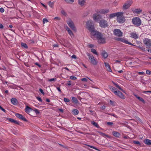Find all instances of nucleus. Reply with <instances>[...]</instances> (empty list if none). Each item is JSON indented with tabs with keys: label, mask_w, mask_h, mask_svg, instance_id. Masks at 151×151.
Returning <instances> with one entry per match:
<instances>
[{
	"label": "nucleus",
	"mask_w": 151,
	"mask_h": 151,
	"mask_svg": "<svg viewBox=\"0 0 151 151\" xmlns=\"http://www.w3.org/2000/svg\"><path fill=\"white\" fill-rule=\"evenodd\" d=\"M124 13L122 12H118L116 17L117 21L120 23H124L125 21V19L123 16Z\"/></svg>",
	"instance_id": "2"
},
{
	"label": "nucleus",
	"mask_w": 151,
	"mask_h": 151,
	"mask_svg": "<svg viewBox=\"0 0 151 151\" xmlns=\"http://www.w3.org/2000/svg\"><path fill=\"white\" fill-rule=\"evenodd\" d=\"M35 64L36 65H37V66H38L39 67H41L40 65L39 64L37 63H35Z\"/></svg>",
	"instance_id": "64"
},
{
	"label": "nucleus",
	"mask_w": 151,
	"mask_h": 151,
	"mask_svg": "<svg viewBox=\"0 0 151 151\" xmlns=\"http://www.w3.org/2000/svg\"><path fill=\"white\" fill-rule=\"evenodd\" d=\"M98 133H99L100 135H101L103 137H105V136L108 137V136L107 135H106L104 133H102V132H98Z\"/></svg>",
	"instance_id": "36"
},
{
	"label": "nucleus",
	"mask_w": 151,
	"mask_h": 151,
	"mask_svg": "<svg viewBox=\"0 0 151 151\" xmlns=\"http://www.w3.org/2000/svg\"><path fill=\"white\" fill-rule=\"evenodd\" d=\"M11 102L14 105H17L18 103L17 99L15 98H13L11 99Z\"/></svg>",
	"instance_id": "17"
},
{
	"label": "nucleus",
	"mask_w": 151,
	"mask_h": 151,
	"mask_svg": "<svg viewBox=\"0 0 151 151\" xmlns=\"http://www.w3.org/2000/svg\"><path fill=\"white\" fill-rule=\"evenodd\" d=\"M113 134L114 136L117 137H119L120 135V134L119 132L116 131H114L113 132Z\"/></svg>",
	"instance_id": "26"
},
{
	"label": "nucleus",
	"mask_w": 151,
	"mask_h": 151,
	"mask_svg": "<svg viewBox=\"0 0 151 151\" xmlns=\"http://www.w3.org/2000/svg\"><path fill=\"white\" fill-rule=\"evenodd\" d=\"M142 10L140 9H135L134 12L137 14H139L141 12Z\"/></svg>",
	"instance_id": "33"
},
{
	"label": "nucleus",
	"mask_w": 151,
	"mask_h": 151,
	"mask_svg": "<svg viewBox=\"0 0 151 151\" xmlns=\"http://www.w3.org/2000/svg\"><path fill=\"white\" fill-rule=\"evenodd\" d=\"M101 55L105 59L106 58L108 57V55L106 52L105 51H103L101 53Z\"/></svg>",
	"instance_id": "22"
},
{
	"label": "nucleus",
	"mask_w": 151,
	"mask_h": 151,
	"mask_svg": "<svg viewBox=\"0 0 151 151\" xmlns=\"http://www.w3.org/2000/svg\"><path fill=\"white\" fill-rule=\"evenodd\" d=\"M37 99L39 101H41V102H42V99H41L40 98V97H37Z\"/></svg>",
	"instance_id": "53"
},
{
	"label": "nucleus",
	"mask_w": 151,
	"mask_h": 151,
	"mask_svg": "<svg viewBox=\"0 0 151 151\" xmlns=\"http://www.w3.org/2000/svg\"><path fill=\"white\" fill-rule=\"evenodd\" d=\"M132 3V0H128L126 1L123 6V9L124 10L128 9Z\"/></svg>",
	"instance_id": "6"
},
{
	"label": "nucleus",
	"mask_w": 151,
	"mask_h": 151,
	"mask_svg": "<svg viewBox=\"0 0 151 151\" xmlns=\"http://www.w3.org/2000/svg\"><path fill=\"white\" fill-rule=\"evenodd\" d=\"M54 19L56 20H60V18L58 17H56L54 18Z\"/></svg>",
	"instance_id": "46"
},
{
	"label": "nucleus",
	"mask_w": 151,
	"mask_h": 151,
	"mask_svg": "<svg viewBox=\"0 0 151 151\" xmlns=\"http://www.w3.org/2000/svg\"><path fill=\"white\" fill-rule=\"evenodd\" d=\"M110 88L115 94H116V93H117V91L116 89L115 88L112 86H111Z\"/></svg>",
	"instance_id": "25"
},
{
	"label": "nucleus",
	"mask_w": 151,
	"mask_h": 151,
	"mask_svg": "<svg viewBox=\"0 0 151 151\" xmlns=\"http://www.w3.org/2000/svg\"><path fill=\"white\" fill-rule=\"evenodd\" d=\"M43 24H44L45 23L47 22L48 21L46 19L44 18L43 20Z\"/></svg>",
	"instance_id": "43"
},
{
	"label": "nucleus",
	"mask_w": 151,
	"mask_h": 151,
	"mask_svg": "<svg viewBox=\"0 0 151 151\" xmlns=\"http://www.w3.org/2000/svg\"><path fill=\"white\" fill-rule=\"evenodd\" d=\"M72 100L73 102L75 104H77L78 103V100L75 97H72Z\"/></svg>",
	"instance_id": "27"
},
{
	"label": "nucleus",
	"mask_w": 151,
	"mask_h": 151,
	"mask_svg": "<svg viewBox=\"0 0 151 151\" xmlns=\"http://www.w3.org/2000/svg\"><path fill=\"white\" fill-rule=\"evenodd\" d=\"M66 30L68 31V34L70 35L71 37H74V35L72 31L67 26H66Z\"/></svg>",
	"instance_id": "16"
},
{
	"label": "nucleus",
	"mask_w": 151,
	"mask_h": 151,
	"mask_svg": "<svg viewBox=\"0 0 151 151\" xmlns=\"http://www.w3.org/2000/svg\"><path fill=\"white\" fill-rule=\"evenodd\" d=\"M137 99L139 100V101H141L143 102H144V100L141 97H138L137 98Z\"/></svg>",
	"instance_id": "44"
},
{
	"label": "nucleus",
	"mask_w": 151,
	"mask_h": 151,
	"mask_svg": "<svg viewBox=\"0 0 151 151\" xmlns=\"http://www.w3.org/2000/svg\"><path fill=\"white\" fill-rule=\"evenodd\" d=\"M109 9H101L98 10L96 11V12L98 13H100L101 14H105L109 13Z\"/></svg>",
	"instance_id": "9"
},
{
	"label": "nucleus",
	"mask_w": 151,
	"mask_h": 151,
	"mask_svg": "<svg viewBox=\"0 0 151 151\" xmlns=\"http://www.w3.org/2000/svg\"><path fill=\"white\" fill-rule=\"evenodd\" d=\"M125 40V39H123V38H119V41H121L123 42H124V41Z\"/></svg>",
	"instance_id": "51"
},
{
	"label": "nucleus",
	"mask_w": 151,
	"mask_h": 151,
	"mask_svg": "<svg viewBox=\"0 0 151 151\" xmlns=\"http://www.w3.org/2000/svg\"><path fill=\"white\" fill-rule=\"evenodd\" d=\"M64 101L65 102H68L70 101L67 98H65L64 99Z\"/></svg>",
	"instance_id": "45"
},
{
	"label": "nucleus",
	"mask_w": 151,
	"mask_h": 151,
	"mask_svg": "<svg viewBox=\"0 0 151 151\" xmlns=\"http://www.w3.org/2000/svg\"><path fill=\"white\" fill-rule=\"evenodd\" d=\"M99 23L100 26L102 27H106L108 26L107 22L104 19H102L100 20Z\"/></svg>",
	"instance_id": "7"
},
{
	"label": "nucleus",
	"mask_w": 151,
	"mask_h": 151,
	"mask_svg": "<svg viewBox=\"0 0 151 151\" xmlns=\"http://www.w3.org/2000/svg\"><path fill=\"white\" fill-rule=\"evenodd\" d=\"M124 43L129 45H133L131 43L129 42L128 41L125 40L124 41Z\"/></svg>",
	"instance_id": "37"
},
{
	"label": "nucleus",
	"mask_w": 151,
	"mask_h": 151,
	"mask_svg": "<svg viewBox=\"0 0 151 151\" xmlns=\"http://www.w3.org/2000/svg\"><path fill=\"white\" fill-rule=\"evenodd\" d=\"M56 78H51V79H49L48 80V81H56Z\"/></svg>",
	"instance_id": "48"
},
{
	"label": "nucleus",
	"mask_w": 151,
	"mask_h": 151,
	"mask_svg": "<svg viewBox=\"0 0 151 151\" xmlns=\"http://www.w3.org/2000/svg\"><path fill=\"white\" fill-rule=\"evenodd\" d=\"M63 44L64 46L66 47H68L69 45V43L67 40H65Z\"/></svg>",
	"instance_id": "28"
},
{
	"label": "nucleus",
	"mask_w": 151,
	"mask_h": 151,
	"mask_svg": "<svg viewBox=\"0 0 151 151\" xmlns=\"http://www.w3.org/2000/svg\"><path fill=\"white\" fill-rule=\"evenodd\" d=\"M81 81H84L85 82H88V83H90L88 82V79L86 78H83L81 79Z\"/></svg>",
	"instance_id": "39"
},
{
	"label": "nucleus",
	"mask_w": 151,
	"mask_h": 151,
	"mask_svg": "<svg viewBox=\"0 0 151 151\" xmlns=\"http://www.w3.org/2000/svg\"><path fill=\"white\" fill-rule=\"evenodd\" d=\"M125 40V39H123V38H119V41H121L123 42H124V41Z\"/></svg>",
	"instance_id": "50"
},
{
	"label": "nucleus",
	"mask_w": 151,
	"mask_h": 151,
	"mask_svg": "<svg viewBox=\"0 0 151 151\" xmlns=\"http://www.w3.org/2000/svg\"><path fill=\"white\" fill-rule=\"evenodd\" d=\"M132 24L136 26H139L141 24V21L140 19L138 17H135L132 18Z\"/></svg>",
	"instance_id": "5"
},
{
	"label": "nucleus",
	"mask_w": 151,
	"mask_h": 151,
	"mask_svg": "<svg viewBox=\"0 0 151 151\" xmlns=\"http://www.w3.org/2000/svg\"><path fill=\"white\" fill-rule=\"evenodd\" d=\"M86 0H78V4L82 6L84 4Z\"/></svg>",
	"instance_id": "24"
},
{
	"label": "nucleus",
	"mask_w": 151,
	"mask_h": 151,
	"mask_svg": "<svg viewBox=\"0 0 151 151\" xmlns=\"http://www.w3.org/2000/svg\"><path fill=\"white\" fill-rule=\"evenodd\" d=\"M109 114L110 115L112 116H114V117H117L116 116V115L114 114Z\"/></svg>",
	"instance_id": "60"
},
{
	"label": "nucleus",
	"mask_w": 151,
	"mask_h": 151,
	"mask_svg": "<svg viewBox=\"0 0 151 151\" xmlns=\"http://www.w3.org/2000/svg\"><path fill=\"white\" fill-rule=\"evenodd\" d=\"M91 124H93L94 126H95L97 128L99 127V126L98 125V124L96 122H93V121L92 122H91Z\"/></svg>",
	"instance_id": "32"
},
{
	"label": "nucleus",
	"mask_w": 151,
	"mask_h": 151,
	"mask_svg": "<svg viewBox=\"0 0 151 151\" xmlns=\"http://www.w3.org/2000/svg\"><path fill=\"white\" fill-rule=\"evenodd\" d=\"M116 94H115V95H117L118 96L119 98L122 99H124L125 97L124 95L120 91H117V93Z\"/></svg>",
	"instance_id": "14"
},
{
	"label": "nucleus",
	"mask_w": 151,
	"mask_h": 151,
	"mask_svg": "<svg viewBox=\"0 0 151 151\" xmlns=\"http://www.w3.org/2000/svg\"><path fill=\"white\" fill-rule=\"evenodd\" d=\"M34 111L37 114H39V113L38 110L37 109H35L34 110Z\"/></svg>",
	"instance_id": "55"
},
{
	"label": "nucleus",
	"mask_w": 151,
	"mask_h": 151,
	"mask_svg": "<svg viewBox=\"0 0 151 151\" xmlns=\"http://www.w3.org/2000/svg\"><path fill=\"white\" fill-rule=\"evenodd\" d=\"M146 73L147 74L150 75L151 74V72L149 70H147L146 71Z\"/></svg>",
	"instance_id": "47"
},
{
	"label": "nucleus",
	"mask_w": 151,
	"mask_h": 151,
	"mask_svg": "<svg viewBox=\"0 0 151 151\" xmlns=\"http://www.w3.org/2000/svg\"><path fill=\"white\" fill-rule=\"evenodd\" d=\"M32 110V109L28 106H26L25 108V111L27 114L29 113Z\"/></svg>",
	"instance_id": "23"
},
{
	"label": "nucleus",
	"mask_w": 151,
	"mask_h": 151,
	"mask_svg": "<svg viewBox=\"0 0 151 151\" xmlns=\"http://www.w3.org/2000/svg\"><path fill=\"white\" fill-rule=\"evenodd\" d=\"M87 145L91 148H92L94 149H95V150H99L98 149H97L96 147H94V146H92L91 145Z\"/></svg>",
	"instance_id": "38"
},
{
	"label": "nucleus",
	"mask_w": 151,
	"mask_h": 151,
	"mask_svg": "<svg viewBox=\"0 0 151 151\" xmlns=\"http://www.w3.org/2000/svg\"><path fill=\"white\" fill-rule=\"evenodd\" d=\"M114 32L115 35L119 37H121L122 35V33L120 29H114Z\"/></svg>",
	"instance_id": "11"
},
{
	"label": "nucleus",
	"mask_w": 151,
	"mask_h": 151,
	"mask_svg": "<svg viewBox=\"0 0 151 151\" xmlns=\"http://www.w3.org/2000/svg\"><path fill=\"white\" fill-rule=\"evenodd\" d=\"M114 84L115 86L116 87L118 88L119 90H120L122 91H123L122 89V88L118 84H116L114 83Z\"/></svg>",
	"instance_id": "35"
},
{
	"label": "nucleus",
	"mask_w": 151,
	"mask_h": 151,
	"mask_svg": "<svg viewBox=\"0 0 151 151\" xmlns=\"http://www.w3.org/2000/svg\"><path fill=\"white\" fill-rule=\"evenodd\" d=\"M10 122H13L15 124H18V122L15 120L10 118Z\"/></svg>",
	"instance_id": "34"
},
{
	"label": "nucleus",
	"mask_w": 151,
	"mask_h": 151,
	"mask_svg": "<svg viewBox=\"0 0 151 151\" xmlns=\"http://www.w3.org/2000/svg\"><path fill=\"white\" fill-rule=\"evenodd\" d=\"M88 46L89 47L92 48L93 47V44H90L88 45Z\"/></svg>",
	"instance_id": "59"
},
{
	"label": "nucleus",
	"mask_w": 151,
	"mask_h": 151,
	"mask_svg": "<svg viewBox=\"0 0 151 151\" xmlns=\"http://www.w3.org/2000/svg\"><path fill=\"white\" fill-rule=\"evenodd\" d=\"M86 28L90 32L91 36L93 40L97 39L99 44L105 43L106 40L101 34L96 30L94 28L93 22L92 20L87 21L86 23Z\"/></svg>",
	"instance_id": "1"
},
{
	"label": "nucleus",
	"mask_w": 151,
	"mask_h": 151,
	"mask_svg": "<svg viewBox=\"0 0 151 151\" xmlns=\"http://www.w3.org/2000/svg\"><path fill=\"white\" fill-rule=\"evenodd\" d=\"M21 45L22 47L25 48H28L27 45L26 43L22 42L21 43Z\"/></svg>",
	"instance_id": "29"
},
{
	"label": "nucleus",
	"mask_w": 151,
	"mask_h": 151,
	"mask_svg": "<svg viewBox=\"0 0 151 151\" xmlns=\"http://www.w3.org/2000/svg\"><path fill=\"white\" fill-rule=\"evenodd\" d=\"M99 16L100 15L97 13L94 14L93 15V19L96 22L98 21L99 19Z\"/></svg>",
	"instance_id": "15"
},
{
	"label": "nucleus",
	"mask_w": 151,
	"mask_h": 151,
	"mask_svg": "<svg viewBox=\"0 0 151 151\" xmlns=\"http://www.w3.org/2000/svg\"><path fill=\"white\" fill-rule=\"evenodd\" d=\"M104 63L105 64V67L107 69V70L110 72H111L112 70L111 68L110 67L109 65V64L105 62Z\"/></svg>",
	"instance_id": "18"
},
{
	"label": "nucleus",
	"mask_w": 151,
	"mask_h": 151,
	"mask_svg": "<svg viewBox=\"0 0 151 151\" xmlns=\"http://www.w3.org/2000/svg\"><path fill=\"white\" fill-rule=\"evenodd\" d=\"M15 115L17 117L20 119L23 120L24 121H27V120L22 115L18 113H17Z\"/></svg>",
	"instance_id": "12"
},
{
	"label": "nucleus",
	"mask_w": 151,
	"mask_h": 151,
	"mask_svg": "<svg viewBox=\"0 0 151 151\" xmlns=\"http://www.w3.org/2000/svg\"><path fill=\"white\" fill-rule=\"evenodd\" d=\"M70 79L73 80H75L77 79V78L74 76H71L70 77Z\"/></svg>",
	"instance_id": "41"
},
{
	"label": "nucleus",
	"mask_w": 151,
	"mask_h": 151,
	"mask_svg": "<svg viewBox=\"0 0 151 151\" xmlns=\"http://www.w3.org/2000/svg\"><path fill=\"white\" fill-rule=\"evenodd\" d=\"M91 51L94 54H95L96 55H98L97 52L96 50L95 49L93 48L91 49Z\"/></svg>",
	"instance_id": "31"
},
{
	"label": "nucleus",
	"mask_w": 151,
	"mask_h": 151,
	"mask_svg": "<svg viewBox=\"0 0 151 151\" xmlns=\"http://www.w3.org/2000/svg\"><path fill=\"white\" fill-rule=\"evenodd\" d=\"M66 22L69 27L73 31H76V29L72 20L70 18H68Z\"/></svg>",
	"instance_id": "3"
},
{
	"label": "nucleus",
	"mask_w": 151,
	"mask_h": 151,
	"mask_svg": "<svg viewBox=\"0 0 151 151\" xmlns=\"http://www.w3.org/2000/svg\"><path fill=\"white\" fill-rule=\"evenodd\" d=\"M72 112L73 114L74 115H77L79 113V111L77 109H73L72 111Z\"/></svg>",
	"instance_id": "21"
},
{
	"label": "nucleus",
	"mask_w": 151,
	"mask_h": 151,
	"mask_svg": "<svg viewBox=\"0 0 151 151\" xmlns=\"http://www.w3.org/2000/svg\"><path fill=\"white\" fill-rule=\"evenodd\" d=\"M65 1L68 3H70L71 2H74V0H65Z\"/></svg>",
	"instance_id": "40"
},
{
	"label": "nucleus",
	"mask_w": 151,
	"mask_h": 151,
	"mask_svg": "<svg viewBox=\"0 0 151 151\" xmlns=\"http://www.w3.org/2000/svg\"><path fill=\"white\" fill-rule=\"evenodd\" d=\"M5 38L6 40V42L9 45V40L6 38V37H5Z\"/></svg>",
	"instance_id": "62"
},
{
	"label": "nucleus",
	"mask_w": 151,
	"mask_h": 151,
	"mask_svg": "<svg viewBox=\"0 0 151 151\" xmlns=\"http://www.w3.org/2000/svg\"><path fill=\"white\" fill-rule=\"evenodd\" d=\"M87 55L91 64L93 65H97L98 62L93 55H91L88 53H87Z\"/></svg>",
	"instance_id": "4"
},
{
	"label": "nucleus",
	"mask_w": 151,
	"mask_h": 151,
	"mask_svg": "<svg viewBox=\"0 0 151 151\" xmlns=\"http://www.w3.org/2000/svg\"><path fill=\"white\" fill-rule=\"evenodd\" d=\"M143 42L146 45V47L148 48L151 46V41L150 39L148 38H145L143 40Z\"/></svg>",
	"instance_id": "8"
},
{
	"label": "nucleus",
	"mask_w": 151,
	"mask_h": 151,
	"mask_svg": "<svg viewBox=\"0 0 151 151\" xmlns=\"http://www.w3.org/2000/svg\"><path fill=\"white\" fill-rule=\"evenodd\" d=\"M0 12L1 13H3V12H4V9L2 8H1L0 9Z\"/></svg>",
	"instance_id": "54"
},
{
	"label": "nucleus",
	"mask_w": 151,
	"mask_h": 151,
	"mask_svg": "<svg viewBox=\"0 0 151 151\" xmlns=\"http://www.w3.org/2000/svg\"><path fill=\"white\" fill-rule=\"evenodd\" d=\"M48 4L50 6L51 8H53L54 6V3L51 1H49L48 3Z\"/></svg>",
	"instance_id": "30"
},
{
	"label": "nucleus",
	"mask_w": 151,
	"mask_h": 151,
	"mask_svg": "<svg viewBox=\"0 0 151 151\" xmlns=\"http://www.w3.org/2000/svg\"><path fill=\"white\" fill-rule=\"evenodd\" d=\"M39 91L43 95H44L45 93H44V92H43V90L42 89L40 88Z\"/></svg>",
	"instance_id": "49"
},
{
	"label": "nucleus",
	"mask_w": 151,
	"mask_h": 151,
	"mask_svg": "<svg viewBox=\"0 0 151 151\" xmlns=\"http://www.w3.org/2000/svg\"><path fill=\"white\" fill-rule=\"evenodd\" d=\"M3 25L2 24L0 23V28L3 29Z\"/></svg>",
	"instance_id": "63"
},
{
	"label": "nucleus",
	"mask_w": 151,
	"mask_h": 151,
	"mask_svg": "<svg viewBox=\"0 0 151 151\" xmlns=\"http://www.w3.org/2000/svg\"><path fill=\"white\" fill-rule=\"evenodd\" d=\"M118 12L110 14L109 17V19H111L115 17H117L118 15Z\"/></svg>",
	"instance_id": "19"
},
{
	"label": "nucleus",
	"mask_w": 151,
	"mask_h": 151,
	"mask_svg": "<svg viewBox=\"0 0 151 151\" xmlns=\"http://www.w3.org/2000/svg\"><path fill=\"white\" fill-rule=\"evenodd\" d=\"M67 84L68 86H71V82L70 81H68V83Z\"/></svg>",
	"instance_id": "61"
},
{
	"label": "nucleus",
	"mask_w": 151,
	"mask_h": 151,
	"mask_svg": "<svg viewBox=\"0 0 151 151\" xmlns=\"http://www.w3.org/2000/svg\"><path fill=\"white\" fill-rule=\"evenodd\" d=\"M58 90V91L60 92H61V90L60 89V88L59 87H57L56 88Z\"/></svg>",
	"instance_id": "56"
},
{
	"label": "nucleus",
	"mask_w": 151,
	"mask_h": 151,
	"mask_svg": "<svg viewBox=\"0 0 151 151\" xmlns=\"http://www.w3.org/2000/svg\"><path fill=\"white\" fill-rule=\"evenodd\" d=\"M133 143L135 144L138 145H140V143L138 141H134Z\"/></svg>",
	"instance_id": "42"
},
{
	"label": "nucleus",
	"mask_w": 151,
	"mask_h": 151,
	"mask_svg": "<svg viewBox=\"0 0 151 151\" xmlns=\"http://www.w3.org/2000/svg\"><path fill=\"white\" fill-rule=\"evenodd\" d=\"M138 73L139 75H143L145 74L142 71L141 72H139Z\"/></svg>",
	"instance_id": "57"
},
{
	"label": "nucleus",
	"mask_w": 151,
	"mask_h": 151,
	"mask_svg": "<svg viewBox=\"0 0 151 151\" xmlns=\"http://www.w3.org/2000/svg\"><path fill=\"white\" fill-rule=\"evenodd\" d=\"M130 37L134 39H137L139 37L138 35L135 32L131 33L130 34Z\"/></svg>",
	"instance_id": "13"
},
{
	"label": "nucleus",
	"mask_w": 151,
	"mask_h": 151,
	"mask_svg": "<svg viewBox=\"0 0 151 151\" xmlns=\"http://www.w3.org/2000/svg\"><path fill=\"white\" fill-rule=\"evenodd\" d=\"M144 142L146 145H151V140L149 139H145L144 140Z\"/></svg>",
	"instance_id": "20"
},
{
	"label": "nucleus",
	"mask_w": 151,
	"mask_h": 151,
	"mask_svg": "<svg viewBox=\"0 0 151 151\" xmlns=\"http://www.w3.org/2000/svg\"><path fill=\"white\" fill-rule=\"evenodd\" d=\"M0 109L2 110V111L5 112L6 111V110L3 108L0 105Z\"/></svg>",
	"instance_id": "52"
},
{
	"label": "nucleus",
	"mask_w": 151,
	"mask_h": 151,
	"mask_svg": "<svg viewBox=\"0 0 151 151\" xmlns=\"http://www.w3.org/2000/svg\"><path fill=\"white\" fill-rule=\"evenodd\" d=\"M3 19L4 21L5 24L8 27H9V18L7 16H4L3 17Z\"/></svg>",
	"instance_id": "10"
},
{
	"label": "nucleus",
	"mask_w": 151,
	"mask_h": 151,
	"mask_svg": "<svg viewBox=\"0 0 151 151\" xmlns=\"http://www.w3.org/2000/svg\"><path fill=\"white\" fill-rule=\"evenodd\" d=\"M107 124L109 125H111L113 124V122H108L107 123Z\"/></svg>",
	"instance_id": "58"
}]
</instances>
